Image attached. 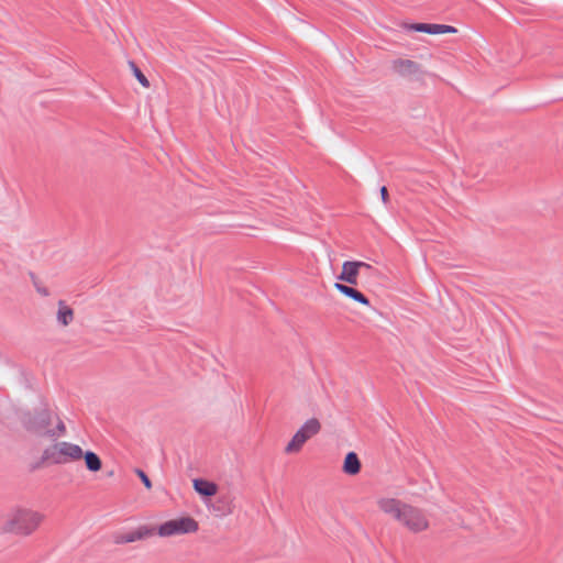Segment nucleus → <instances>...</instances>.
<instances>
[{"label":"nucleus","mask_w":563,"mask_h":563,"mask_svg":"<svg viewBox=\"0 0 563 563\" xmlns=\"http://www.w3.org/2000/svg\"><path fill=\"white\" fill-rule=\"evenodd\" d=\"M81 457L82 449L78 444L60 441L45 448L41 460L32 466V470L40 468L45 463L63 465L79 461Z\"/></svg>","instance_id":"7ed1b4c3"},{"label":"nucleus","mask_w":563,"mask_h":563,"mask_svg":"<svg viewBox=\"0 0 563 563\" xmlns=\"http://www.w3.org/2000/svg\"><path fill=\"white\" fill-rule=\"evenodd\" d=\"M43 518V515L37 511L16 508L9 514L2 529L4 532L29 536L38 528Z\"/></svg>","instance_id":"20e7f679"},{"label":"nucleus","mask_w":563,"mask_h":563,"mask_svg":"<svg viewBox=\"0 0 563 563\" xmlns=\"http://www.w3.org/2000/svg\"><path fill=\"white\" fill-rule=\"evenodd\" d=\"M58 310L56 314L57 323L67 327L74 321V310L64 301H58Z\"/></svg>","instance_id":"f8f14e48"},{"label":"nucleus","mask_w":563,"mask_h":563,"mask_svg":"<svg viewBox=\"0 0 563 563\" xmlns=\"http://www.w3.org/2000/svg\"><path fill=\"white\" fill-rule=\"evenodd\" d=\"M30 276H31V279H32V282H33V285H34V287H35L36 291H37L41 296H43V297H47V296H49V290H48L46 287H44V286H42V285H41V283H40V282H38V279L36 278V276H35L33 273H30Z\"/></svg>","instance_id":"f3484780"},{"label":"nucleus","mask_w":563,"mask_h":563,"mask_svg":"<svg viewBox=\"0 0 563 563\" xmlns=\"http://www.w3.org/2000/svg\"><path fill=\"white\" fill-rule=\"evenodd\" d=\"M377 506L380 511L399 522L408 531L420 533L429 529V519L421 508L406 504L397 498H379Z\"/></svg>","instance_id":"f257e3e1"},{"label":"nucleus","mask_w":563,"mask_h":563,"mask_svg":"<svg viewBox=\"0 0 563 563\" xmlns=\"http://www.w3.org/2000/svg\"><path fill=\"white\" fill-rule=\"evenodd\" d=\"M361 268L371 269L372 266L365 262L346 261L342 265V272L338 276V279L350 285H357V276Z\"/></svg>","instance_id":"6e6552de"},{"label":"nucleus","mask_w":563,"mask_h":563,"mask_svg":"<svg viewBox=\"0 0 563 563\" xmlns=\"http://www.w3.org/2000/svg\"><path fill=\"white\" fill-rule=\"evenodd\" d=\"M321 430V423L317 418L308 419L299 430L294 434L290 442L285 448L286 453H297L301 450L303 444L318 434Z\"/></svg>","instance_id":"423d86ee"},{"label":"nucleus","mask_w":563,"mask_h":563,"mask_svg":"<svg viewBox=\"0 0 563 563\" xmlns=\"http://www.w3.org/2000/svg\"><path fill=\"white\" fill-rule=\"evenodd\" d=\"M380 197L384 203H387L388 201V190L385 186L380 188Z\"/></svg>","instance_id":"6ab92c4d"},{"label":"nucleus","mask_w":563,"mask_h":563,"mask_svg":"<svg viewBox=\"0 0 563 563\" xmlns=\"http://www.w3.org/2000/svg\"><path fill=\"white\" fill-rule=\"evenodd\" d=\"M194 488L198 494H200L201 496H206V497L216 495L217 489H218V487L214 483L202 479V478L194 479Z\"/></svg>","instance_id":"4468645a"},{"label":"nucleus","mask_w":563,"mask_h":563,"mask_svg":"<svg viewBox=\"0 0 563 563\" xmlns=\"http://www.w3.org/2000/svg\"><path fill=\"white\" fill-rule=\"evenodd\" d=\"M153 534V531L145 526L139 527L136 530L120 533L114 537V543L125 544L132 543L139 540H143Z\"/></svg>","instance_id":"9d476101"},{"label":"nucleus","mask_w":563,"mask_h":563,"mask_svg":"<svg viewBox=\"0 0 563 563\" xmlns=\"http://www.w3.org/2000/svg\"><path fill=\"white\" fill-rule=\"evenodd\" d=\"M334 287L342 295H344V296L355 300L356 302H360V303H362L364 306H368L369 305L368 298L365 295H363L361 291H358L357 289H355V288H353L351 286L341 284V283H335Z\"/></svg>","instance_id":"9b49d317"},{"label":"nucleus","mask_w":563,"mask_h":563,"mask_svg":"<svg viewBox=\"0 0 563 563\" xmlns=\"http://www.w3.org/2000/svg\"><path fill=\"white\" fill-rule=\"evenodd\" d=\"M85 460V464L88 471L90 472H99L102 467V462L98 454L92 451H82V457Z\"/></svg>","instance_id":"2eb2a0df"},{"label":"nucleus","mask_w":563,"mask_h":563,"mask_svg":"<svg viewBox=\"0 0 563 563\" xmlns=\"http://www.w3.org/2000/svg\"><path fill=\"white\" fill-rule=\"evenodd\" d=\"M393 70L409 81L422 82L428 75L421 65L411 59H396L393 62Z\"/></svg>","instance_id":"0eeeda50"},{"label":"nucleus","mask_w":563,"mask_h":563,"mask_svg":"<svg viewBox=\"0 0 563 563\" xmlns=\"http://www.w3.org/2000/svg\"><path fill=\"white\" fill-rule=\"evenodd\" d=\"M135 473L137 474V476L140 477V479L142 481V483L144 484V486L147 488V489H151L152 488V482L151 479L148 478V476L145 474V472H143L142 470L140 468H136L135 470Z\"/></svg>","instance_id":"a211bd4d"},{"label":"nucleus","mask_w":563,"mask_h":563,"mask_svg":"<svg viewBox=\"0 0 563 563\" xmlns=\"http://www.w3.org/2000/svg\"><path fill=\"white\" fill-rule=\"evenodd\" d=\"M22 421L29 432L40 437L56 439L66 433V427L63 420L54 416L46 407L34 413H25Z\"/></svg>","instance_id":"f03ea898"},{"label":"nucleus","mask_w":563,"mask_h":563,"mask_svg":"<svg viewBox=\"0 0 563 563\" xmlns=\"http://www.w3.org/2000/svg\"><path fill=\"white\" fill-rule=\"evenodd\" d=\"M130 66L133 70V74L135 76V78L137 79V81L145 88H148L150 87V81L148 79L146 78V76L141 71V69L135 65V63L133 62H130Z\"/></svg>","instance_id":"dca6fc26"},{"label":"nucleus","mask_w":563,"mask_h":563,"mask_svg":"<svg viewBox=\"0 0 563 563\" xmlns=\"http://www.w3.org/2000/svg\"><path fill=\"white\" fill-rule=\"evenodd\" d=\"M409 30L416 32H422L428 34H444V33H456L457 30L454 26L446 24H433V23H413L410 24Z\"/></svg>","instance_id":"1a4fd4ad"},{"label":"nucleus","mask_w":563,"mask_h":563,"mask_svg":"<svg viewBox=\"0 0 563 563\" xmlns=\"http://www.w3.org/2000/svg\"><path fill=\"white\" fill-rule=\"evenodd\" d=\"M198 529V522L194 518L186 516L163 522L159 525L157 533L161 537H173L195 533Z\"/></svg>","instance_id":"39448f33"},{"label":"nucleus","mask_w":563,"mask_h":563,"mask_svg":"<svg viewBox=\"0 0 563 563\" xmlns=\"http://www.w3.org/2000/svg\"><path fill=\"white\" fill-rule=\"evenodd\" d=\"M227 512H228V514H231V512H232V508H231L230 506H228Z\"/></svg>","instance_id":"aec40b11"},{"label":"nucleus","mask_w":563,"mask_h":563,"mask_svg":"<svg viewBox=\"0 0 563 563\" xmlns=\"http://www.w3.org/2000/svg\"><path fill=\"white\" fill-rule=\"evenodd\" d=\"M361 471V462L355 452H349L343 462V472L347 475H356Z\"/></svg>","instance_id":"ddd939ff"}]
</instances>
